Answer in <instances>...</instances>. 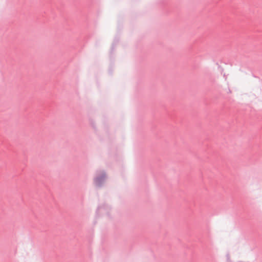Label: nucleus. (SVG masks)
I'll list each match as a JSON object with an SVG mask.
<instances>
[{"instance_id":"nucleus-1","label":"nucleus","mask_w":262,"mask_h":262,"mask_svg":"<svg viewBox=\"0 0 262 262\" xmlns=\"http://www.w3.org/2000/svg\"><path fill=\"white\" fill-rule=\"evenodd\" d=\"M95 181H96V183H98V179H96Z\"/></svg>"}]
</instances>
